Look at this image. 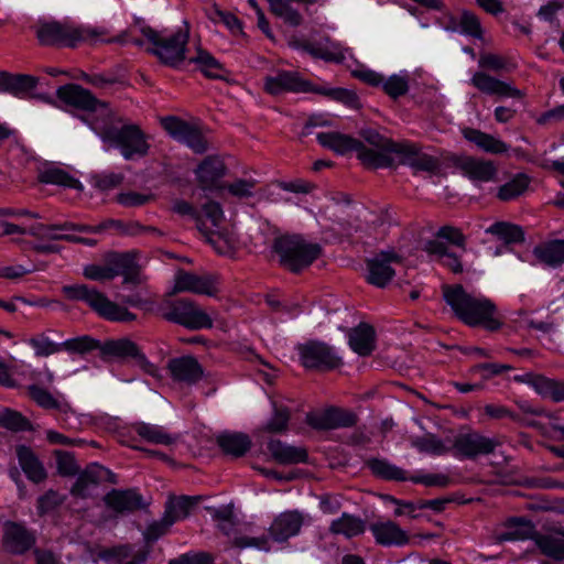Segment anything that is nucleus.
Here are the masks:
<instances>
[{
	"mask_svg": "<svg viewBox=\"0 0 564 564\" xmlns=\"http://www.w3.org/2000/svg\"><path fill=\"white\" fill-rule=\"evenodd\" d=\"M91 130L104 143L118 149L126 160L143 158L149 152L150 144L142 129L135 123L128 122L112 109L109 116L91 122Z\"/></svg>",
	"mask_w": 564,
	"mask_h": 564,
	"instance_id": "f257e3e1",
	"label": "nucleus"
},
{
	"mask_svg": "<svg viewBox=\"0 0 564 564\" xmlns=\"http://www.w3.org/2000/svg\"><path fill=\"white\" fill-rule=\"evenodd\" d=\"M443 299L455 316L468 326L494 329V304L490 300L468 293L460 284H444Z\"/></svg>",
	"mask_w": 564,
	"mask_h": 564,
	"instance_id": "f03ea898",
	"label": "nucleus"
},
{
	"mask_svg": "<svg viewBox=\"0 0 564 564\" xmlns=\"http://www.w3.org/2000/svg\"><path fill=\"white\" fill-rule=\"evenodd\" d=\"M272 252L278 257L279 264L292 273H300L308 268L322 253L317 242L306 240L296 234L278 236L272 242Z\"/></svg>",
	"mask_w": 564,
	"mask_h": 564,
	"instance_id": "7ed1b4c3",
	"label": "nucleus"
},
{
	"mask_svg": "<svg viewBox=\"0 0 564 564\" xmlns=\"http://www.w3.org/2000/svg\"><path fill=\"white\" fill-rule=\"evenodd\" d=\"M107 30L99 26H73L58 21L41 23L36 29L37 40L42 45L75 47L79 42H110L105 36Z\"/></svg>",
	"mask_w": 564,
	"mask_h": 564,
	"instance_id": "20e7f679",
	"label": "nucleus"
},
{
	"mask_svg": "<svg viewBox=\"0 0 564 564\" xmlns=\"http://www.w3.org/2000/svg\"><path fill=\"white\" fill-rule=\"evenodd\" d=\"M61 291L66 300L84 302L98 316L107 321L127 323L135 319V314L110 301L104 293L87 284H67L63 285Z\"/></svg>",
	"mask_w": 564,
	"mask_h": 564,
	"instance_id": "39448f33",
	"label": "nucleus"
},
{
	"mask_svg": "<svg viewBox=\"0 0 564 564\" xmlns=\"http://www.w3.org/2000/svg\"><path fill=\"white\" fill-rule=\"evenodd\" d=\"M141 33L152 45L150 52L164 65L178 68L181 64L187 61V30L178 29L175 32L166 33L156 31L149 25H144L141 28Z\"/></svg>",
	"mask_w": 564,
	"mask_h": 564,
	"instance_id": "423d86ee",
	"label": "nucleus"
},
{
	"mask_svg": "<svg viewBox=\"0 0 564 564\" xmlns=\"http://www.w3.org/2000/svg\"><path fill=\"white\" fill-rule=\"evenodd\" d=\"M56 97L64 105L82 111L80 119L91 128V122L109 116L108 102L99 100L90 90L78 84H66L56 89Z\"/></svg>",
	"mask_w": 564,
	"mask_h": 564,
	"instance_id": "0eeeda50",
	"label": "nucleus"
},
{
	"mask_svg": "<svg viewBox=\"0 0 564 564\" xmlns=\"http://www.w3.org/2000/svg\"><path fill=\"white\" fill-rule=\"evenodd\" d=\"M295 350L300 364L305 369L333 370L343 365V359L336 349L321 340H307L297 344Z\"/></svg>",
	"mask_w": 564,
	"mask_h": 564,
	"instance_id": "6e6552de",
	"label": "nucleus"
},
{
	"mask_svg": "<svg viewBox=\"0 0 564 564\" xmlns=\"http://www.w3.org/2000/svg\"><path fill=\"white\" fill-rule=\"evenodd\" d=\"M164 319L182 325L188 329L210 328L213 321L209 315L188 300H175L166 302L162 312Z\"/></svg>",
	"mask_w": 564,
	"mask_h": 564,
	"instance_id": "1a4fd4ad",
	"label": "nucleus"
},
{
	"mask_svg": "<svg viewBox=\"0 0 564 564\" xmlns=\"http://www.w3.org/2000/svg\"><path fill=\"white\" fill-rule=\"evenodd\" d=\"M163 129L176 141L186 144L197 154L207 151L208 144L200 129L178 117L167 116L161 119Z\"/></svg>",
	"mask_w": 564,
	"mask_h": 564,
	"instance_id": "9d476101",
	"label": "nucleus"
},
{
	"mask_svg": "<svg viewBox=\"0 0 564 564\" xmlns=\"http://www.w3.org/2000/svg\"><path fill=\"white\" fill-rule=\"evenodd\" d=\"M263 89L269 95L279 96L285 93H314L315 85L297 72L280 69L264 78Z\"/></svg>",
	"mask_w": 564,
	"mask_h": 564,
	"instance_id": "9b49d317",
	"label": "nucleus"
},
{
	"mask_svg": "<svg viewBox=\"0 0 564 564\" xmlns=\"http://www.w3.org/2000/svg\"><path fill=\"white\" fill-rule=\"evenodd\" d=\"M392 153L400 156V163L410 166L414 173H435L440 169V161L421 151V148L410 141H402L392 149Z\"/></svg>",
	"mask_w": 564,
	"mask_h": 564,
	"instance_id": "f8f14e48",
	"label": "nucleus"
},
{
	"mask_svg": "<svg viewBox=\"0 0 564 564\" xmlns=\"http://www.w3.org/2000/svg\"><path fill=\"white\" fill-rule=\"evenodd\" d=\"M357 421L358 416L352 411L335 406L322 412L308 413L306 416L307 424L318 431L351 427L356 425Z\"/></svg>",
	"mask_w": 564,
	"mask_h": 564,
	"instance_id": "ddd939ff",
	"label": "nucleus"
},
{
	"mask_svg": "<svg viewBox=\"0 0 564 564\" xmlns=\"http://www.w3.org/2000/svg\"><path fill=\"white\" fill-rule=\"evenodd\" d=\"M454 455L462 458H476L494 452V440L479 432L458 434L453 443Z\"/></svg>",
	"mask_w": 564,
	"mask_h": 564,
	"instance_id": "4468645a",
	"label": "nucleus"
},
{
	"mask_svg": "<svg viewBox=\"0 0 564 564\" xmlns=\"http://www.w3.org/2000/svg\"><path fill=\"white\" fill-rule=\"evenodd\" d=\"M36 538L25 525L7 521L3 524V547L11 554L22 555L33 547Z\"/></svg>",
	"mask_w": 564,
	"mask_h": 564,
	"instance_id": "2eb2a0df",
	"label": "nucleus"
},
{
	"mask_svg": "<svg viewBox=\"0 0 564 564\" xmlns=\"http://www.w3.org/2000/svg\"><path fill=\"white\" fill-rule=\"evenodd\" d=\"M180 292L212 296L217 292V281L212 275H198L181 270L175 274L173 286V293Z\"/></svg>",
	"mask_w": 564,
	"mask_h": 564,
	"instance_id": "dca6fc26",
	"label": "nucleus"
},
{
	"mask_svg": "<svg viewBox=\"0 0 564 564\" xmlns=\"http://www.w3.org/2000/svg\"><path fill=\"white\" fill-rule=\"evenodd\" d=\"M398 260V256L393 251H382L366 261L367 281L377 286L384 288L392 280L395 272L390 263Z\"/></svg>",
	"mask_w": 564,
	"mask_h": 564,
	"instance_id": "f3484780",
	"label": "nucleus"
},
{
	"mask_svg": "<svg viewBox=\"0 0 564 564\" xmlns=\"http://www.w3.org/2000/svg\"><path fill=\"white\" fill-rule=\"evenodd\" d=\"M303 523L304 519L301 512L284 511L273 519L269 528L270 538L278 543L286 542L300 533Z\"/></svg>",
	"mask_w": 564,
	"mask_h": 564,
	"instance_id": "a211bd4d",
	"label": "nucleus"
},
{
	"mask_svg": "<svg viewBox=\"0 0 564 564\" xmlns=\"http://www.w3.org/2000/svg\"><path fill=\"white\" fill-rule=\"evenodd\" d=\"M140 252L132 250L127 252H110L107 254L110 269L116 272V276L122 275L124 283H140Z\"/></svg>",
	"mask_w": 564,
	"mask_h": 564,
	"instance_id": "6ab92c4d",
	"label": "nucleus"
},
{
	"mask_svg": "<svg viewBox=\"0 0 564 564\" xmlns=\"http://www.w3.org/2000/svg\"><path fill=\"white\" fill-rule=\"evenodd\" d=\"M167 369L172 379L176 382L193 386L204 376V370L196 358L182 356L172 358L167 362Z\"/></svg>",
	"mask_w": 564,
	"mask_h": 564,
	"instance_id": "aec40b11",
	"label": "nucleus"
},
{
	"mask_svg": "<svg viewBox=\"0 0 564 564\" xmlns=\"http://www.w3.org/2000/svg\"><path fill=\"white\" fill-rule=\"evenodd\" d=\"M106 506L117 513H130L144 507L137 489H112L104 498Z\"/></svg>",
	"mask_w": 564,
	"mask_h": 564,
	"instance_id": "412c9836",
	"label": "nucleus"
},
{
	"mask_svg": "<svg viewBox=\"0 0 564 564\" xmlns=\"http://www.w3.org/2000/svg\"><path fill=\"white\" fill-rule=\"evenodd\" d=\"M454 166L474 182H489L494 177V164L490 161L468 155H457L452 160Z\"/></svg>",
	"mask_w": 564,
	"mask_h": 564,
	"instance_id": "4be33fe9",
	"label": "nucleus"
},
{
	"mask_svg": "<svg viewBox=\"0 0 564 564\" xmlns=\"http://www.w3.org/2000/svg\"><path fill=\"white\" fill-rule=\"evenodd\" d=\"M226 172L227 167L218 155L206 156L195 170L199 186L204 191L214 189L218 181L226 175Z\"/></svg>",
	"mask_w": 564,
	"mask_h": 564,
	"instance_id": "5701e85b",
	"label": "nucleus"
},
{
	"mask_svg": "<svg viewBox=\"0 0 564 564\" xmlns=\"http://www.w3.org/2000/svg\"><path fill=\"white\" fill-rule=\"evenodd\" d=\"M138 345L129 338L110 339L100 344V358L107 362H126L134 360L138 351Z\"/></svg>",
	"mask_w": 564,
	"mask_h": 564,
	"instance_id": "b1692460",
	"label": "nucleus"
},
{
	"mask_svg": "<svg viewBox=\"0 0 564 564\" xmlns=\"http://www.w3.org/2000/svg\"><path fill=\"white\" fill-rule=\"evenodd\" d=\"M189 64H195L196 68L209 79H226L229 72L207 50L200 46L196 47L195 54L187 58Z\"/></svg>",
	"mask_w": 564,
	"mask_h": 564,
	"instance_id": "393cba45",
	"label": "nucleus"
},
{
	"mask_svg": "<svg viewBox=\"0 0 564 564\" xmlns=\"http://www.w3.org/2000/svg\"><path fill=\"white\" fill-rule=\"evenodd\" d=\"M348 344L352 351L366 357L376 349V330L367 323H360L348 333Z\"/></svg>",
	"mask_w": 564,
	"mask_h": 564,
	"instance_id": "a878e982",
	"label": "nucleus"
},
{
	"mask_svg": "<svg viewBox=\"0 0 564 564\" xmlns=\"http://www.w3.org/2000/svg\"><path fill=\"white\" fill-rule=\"evenodd\" d=\"M522 535L521 538H528L533 535L536 546L541 550L543 554L554 560H563L564 558V539L557 538L547 534L535 533L533 530V525L530 521H525L522 524Z\"/></svg>",
	"mask_w": 564,
	"mask_h": 564,
	"instance_id": "bb28decb",
	"label": "nucleus"
},
{
	"mask_svg": "<svg viewBox=\"0 0 564 564\" xmlns=\"http://www.w3.org/2000/svg\"><path fill=\"white\" fill-rule=\"evenodd\" d=\"M366 529V520L348 512H343L340 517L332 520L328 527L329 533L341 535L348 540L362 535Z\"/></svg>",
	"mask_w": 564,
	"mask_h": 564,
	"instance_id": "cd10ccee",
	"label": "nucleus"
},
{
	"mask_svg": "<svg viewBox=\"0 0 564 564\" xmlns=\"http://www.w3.org/2000/svg\"><path fill=\"white\" fill-rule=\"evenodd\" d=\"M17 457L21 469L30 481L41 484L47 478L43 463L30 447L25 445L18 446Z\"/></svg>",
	"mask_w": 564,
	"mask_h": 564,
	"instance_id": "c85d7f7f",
	"label": "nucleus"
},
{
	"mask_svg": "<svg viewBox=\"0 0 564 564\" xmlns=\"http://www.w3.org/2000/svg\"><path fill=\"white\" fill-rule=\"evenodd\" d=\"M370 531L376 542L383 546H402L409 542L406 532L392 521L372 523Z\"/></svg>",
	"mask_w": 564,
	"mask_h": 564,
	"instance_id": "c756f323",
	"label": "nucleus"
},
{
	"mask_svg": "<svg viewBox=\"0 0 564 564\" xmlns=\"http://www.w3.org/2000/svg\"><path fill=\"white\" fill-rule=\"evenodd\" d=\"M316 140L323 148L338 155L355 152L360 147V140L336 131L319 132L316 134Z\"/></svg>",
	"mask_w": 564,
	"mask_h": 564,
	"instance_id": "7c9ffc66",
	"label": "nucleus"
},
{
	"mask_svg": "<svg viewBox=\"0 0 564 564\" xmlns=\"http://www.w3.org/2000/svg\"><path fill=\"white\" fill-rule=\"evenodd\" d=\"M528 382L540 395L554 402L564 401V381L547 378L543 375L527 373Z\"/></svg>",
	"mask_w": 564,
	"mask_h": 564,
	"instance_id": "2f4dec72",
	"label": "nucleus"
},
{
	"mask_svg": "<svg viewBox=\"0 0 564 564\" xmlns=\"http://www.w3.org/2000/svg\"><path fill=\"white\" fill-rule=\"evenodd\" d=\"M524 239L525 232L520 225L496 221V241L501 242V246L496 247V256L512 250L513 246L522 243Z\"/></svg>",
	"mask_w": 564,
	"mask_h": 564,
	"instance_id": "473e14b6",
	"label": "nucleus"
},
{
	"mask_svg": "<svg viewBox=\"0 0 564 564\" xmlns=\"http://www.w3.org/2000/svg\"><path fill=\"white\" fill-rule=\"evenodd\" d=\"M267 447L272 458L279 464L305 463L308 457L305 448L288 445L280 440H271Z\"/></svg>",
	"mask_w": 564,
	"mask_h": 564,
	"instance_id": "72a5a7b5",
	"label": "nucleus"
},
{
	"mask_svg": "<svg viewBox=\"0 0 564 564\" xmlns=\"http://www.w3.org/2000/svg\"><path fill=\"white\" fill-rule=\"evenodd\" d=\"M366 466L377 478L388 481L408 480V471L386 458H369L366 460Z\"/></svg>",
	"mask_w": 564,
	"mask_h": 564,
	"instance_id": "f704fd0d",
	"label": "nucleus"
},
{
	"mask_svg": "<svg viewBox=\"0 0 564 564\" xmlns=\"http://www.w3.org/2000/svg\"><path fill=\"white\" fill-rule=\"evenodd\" d=\"M217 444L225 454L241 457L250 449L252 443L245 433L226 432L217 436Z\"/></svg>",
	"mask_w": 564,
	"mask_h": 564,
	"instance_id": "c9c22d12",
	"label": "nucleus"
},
{
	"mask_svg": "<svg viewBox=\"0 0 564 564\" xmlns=\"http://www.w3.org/2000/svg\"><path fill=\"white\" fill-rule=\"evenodd\" d=\"M26 390L31 400L44 410H56L59 414H67L72 410L66 401L56 399L48 390L37 384H30Z\"/></svg>",
	"mask_w": 564,
	"mask_h": 564,
	"instance_id": "e433bc0d",
	"label": "nucleus"
},
{
	"mask_svg": "<svg viewBox=\"0 0 564 564\" xmlns=\"http://www.w3.org/2000/svg\"><path fill=\"white\" fill-rule=\"evenodd\" d=\"M535 258L552 268L564 263V239H554L534 247Z\"/></svg>",
	"mask_w": 564,
	"mask_h": 564,
	"instance_id": "4c0bfd02",
	"label": "nucleus"
},
{
	"mask_svg": "<svg viewBox=\"0 0 564 564\" xmlns=\"http://www.w3.org/2000/svg\"><path fill=\"white\" fill-rule=\"evenodd\" d=\"M531 181L528 174L517 173L508 182L498 187L496 197L502 202L514 200L529 189Z\"/></svg>",
	"mask_w": 564,
	"mask_h": 564,
	"instance_id": "58836bf2",
	"label": "nucleus"
},
{
	"mask_svg": "<svg viewBox=\"0 0 564 564\" xmlns=\"http://www.w3.org/2000/svg\"><path fill=\"white\" fill-rule=\"evenodd\" d=\"M39 182L42 184L57 185L77 191L84 189V186L78 178L59 167H47L40 172Z\"/></svg>",
	"mask_w": 564,
	"mask_h": 564,
	"instance_id": "ea45409f",
	"label": "nucleus"
},
{
	"mask_svg": "<svg viewBox=\"0 0 564 564\" xmlns=\"http://www.w3.org/2000/svg\"><path fill=\"white\" fill-rule=\"evenodd\" d=\"M270 6V11L283 19L286 23L297 26L302 22L300 12L291 7L292 2L296 3H314L316 0H267Z\"/></svg>",
	"mask_w": 564,
	"mask_h": 564,
	"instance_id": "a19ab883",
	"label": "nucleus"
},
{
	"mask_svg": "<svg viewBox=\"0 0 564 564\" xmlns=\"http://www.w3.org/2000/svg\"><path fill=\"white\" fill-rule=\"evenodd\" d=\"M133 430L142 440L149 443L170 445L175 441V437L160 425L140 422L133 425Z\"/></svg>",
	"mask_w": 564,
	"mask_h": 564,
	"instance_id": "79ce46f5",
	"label": "nucleus"
},
{
	"mask_svg": "<svg viewBox=\"0 0 564 564\" xmlns=\"http://www.w3.org/2000/svg\"><path fill=\"white\" fill-rule=\"evenodd\" d=\"M101 471V467L93 466L78 474L70 494L75 497L86 498L89 495V489L99 482Z\"/></svg>",
	"mask_w": 564,
	"mask_h": 564,
	"instance_id": "37998d69",
	"label": "nucleus"
},
{
	"mask_svg": "<svg viewBox=\"0 0 564 564\" xmlns=\"http://www.w3.org/2000/svg\"><path fill=\"white\" fill-rule=\"evenodd\" d=\"M305 51L313 57L324 59L326 62L341 63L346 58V50L335 42H329L327 45L322 46L317 44H307L304 46Z\"/></svg>",
	"mask_w": 564,
	"mask_h": 564,
	"instance_id": "c03bdc74",
	"label": "nucleus"
},
{
	"mask_svg": "<svg viewBox=\"0 0 564 564\" xmlns=\"http://www.w3.org/2000/svg\"><path fill=\"white\" fill-rule=\"evenodd\" d=\"M202 216V220L206 224L209 229L207 232H202L208 241H213V236L216 234L223 218L224 212L219 203L210 200L203 205L202 210H198Z\"/></svg>",
	"mask_w": 564,
	"mask_h": 564,
	"instance_id": "a18cd8bd",
	"label": "nucleus"
},
{
	"mask_svg": "<svg viewBox=\"0 0 564 564\" xmlns=\"http://www.w3.org/2000/svg\"><path fill=\"white\" fill-rule=\"evenodd\" d=\"M496 21L501 25L502 31L510 36H529L532 33L530 23L522 19L519 11L506 14L505 17L496 19Z\"/></svg>",
	"mask_w": 564,
	"mask_h": 564,
	"instance_id": "49530a36",
	"label": "nucleus"
},
{
	"mask_svg": "<svg viewBox=\"0 0 564 564\" xmlns=\"http://www.w3.org/2000/svg\"><path fill=\"white\" fill-rule=\"evenodd\" d=\"M194 506L189 497H178L166 503L164 518L167 524H174L176 521L185 519L189 514L191 508Z\"/></svg>",
	"mask_w": 564,
	"mask_h": 564,
	"instance_id": "de8ad7c7",
	"label": "nucleus"
},
{
	"mask_svg": "<svg viewBox=\"0 0 564 564\" xmlns=\"http://www.w3.org/2000/svg\"><path fill=\"white\" fill-rule=\"evenodd\" d=\"M39 84V79L35 76L26 74H11L8 77L7 91L17 97H24L31 90H33Z\"/></svg>",
	"mask_w": 564,
	"mask_h": 564,
	"instance_id": "09e8293b",
	"label": "nucleus"
},
{
	"mask_svg": "<svg viewBox=\"0 0 564 564\" xmlns=\"http://www.w3.org/2000/svg\"><path fill=\"white\" fill-rule=\"evenodd\" d=\"M355 152L361 163L367 167L379 169L390 167L392 165V159L388 154L368 149L361 141L359 149H356Z\"/></svg>",
	"mask_w": 564,
	"mask_h": 564,
	"instance_id": "8fccbe9b",
	"label": "nucleus"
},
{
	"mask_svg": "<svg viewBox=\"0 0 564 564\" xmlns=\"http://www.w3.org/2000/svg\"><path fill=\"white\" fill-rule=\"evenodd\" d=\"M412 445L421 453H426L431 455H445L448 453V448L445 446L443 441L435 435L427 434L422 437H416Z\"/></svg>",
	"mask_w": 564,
	"mask_h": 564,
	"instance_id": "3c124183",
	"label": "nucleus"
},
{
	"mask_svg": "<svg viewBox=\"0 0 564 564\" xmlns=\"http://www.w3.org/2000/svg\"><path fill=\"white\" fill-rule=\"evenodd\" d=\"M460 29L459 33L466 36H470L477 40L484 39V30L481 28L480 21L476 14L470 11H463L459 14L458 21Z\"/></svg>",
	"mask_w": 564,
	"mask_h": 564,
	"instance_id": "603ef678",
	"label": "nucleus"
},
{
	"mask_svg": "<svg viewBox=\"0 0 564 564\" xmlns=\"http://www.w3.org/2000/svg\"><path fill=\"white\" fill-rule=\"evenodd\" d=\"M314 94L329 97L333 100L340 101L349 107H357L359 104L357 95L346 88H327L323 86H315Z\"/></svg>",
	"mask_w": 564,
	"mask_h": 564,
	"instance_id": "864d4df0",
	"label": "nucleus"
},
{
	"mask_svg": "<svg viewBox=\"0 0 564 564\" xmlns=\"http://www.w3.org/2000/svg\"><path fill=\"white\" fill-rule=\"evenodd\" d=\"M65 501V496L58 491L48 489L42 496L37 498L36 511L40 517H43L50 512H53L61 507Z\"/></svg>",
	"mask_w": 564,
	"mask_h": 564,
	"instance_id": "5fc2aeb1",
	"label": "nucleus"
},
{
	"mask_svg": "<svg viewBox=\"0 0 564 564\" xmlns=\"http://www.w3.org/2000/svg\"><path fill=\"white\" fill-rule=\"evenodd\" d=\"M270 535L261 536L236 535L231 540V545L237 549L254 547L260 551L269 552L271 550Z\"/></svg>",
	"mask_w": 564,
	"mask_h": 564,
	"instance_id": "6e6d98bb",
	"label": "nucleus"
},
{
	"mask_svg": "<svg viewBox=\"0 0 564 564\" xmlns=\"http://www.w3.org/2000/svg\"><path fill=\"white\" fill-rule=\"evenodd\" d=\"M29 345L34 349L37 357H48L62 351V344L52 341L44 334L33 336L29 339Z\"/></svg>",
	"mask_w": 564,
	"mask_h": 564,
	"instance_id": "4d7b16f0",
	"label": "nucleus"
},
{
	"mask_svg": "<svg viewBox=\"0 0 564 564\" xmlns=\"http://www.w3.org/2000/svg\"><path fill=\"white\" fill-rule=\"evenodd\" d=\"M83 275L91 281H109L116 278V272L110 269L108 258L105 264H87L83 268Z\"/></svg>",
	"mask_w": 564,
	"mask_h": 564,
	"instance_id": "13d9d810",
	"label": "nucleus"
},
{
	"mask_svg": "<svg viewBox=\"0 0 564 564\" xmlns=\"http://www.w3.org/2000/svg\"><path fill=\"white\" fill-rule=\"evenodd\" d=\"M0 425L14 431H26L30 427V422L21 413L12 410H4L0 413Z\"/></svg>",
	"mask_w": 564,
	"mask_h": 564,
	"instance_id": "bf43d9fd",
	"label": "nucleus"
},
{
	"mask_svg": "<svg viewBox=\"0 0 564 564\" xmlns=\"http://www.w3.org/2000/svg\"><path fill=\"white\" fill-rule=\"evenodd\" d=\"M100 343L89 336H82L77 338L67 339L62 343V350L65 349L69 352L84 354L94 349H99Z\"/></svg>",
	"mask_w": 564,
	"mask_h": 564,
	"instance_id": "052dcab7",
	"label": "nucleus"
},
{
	"mask_svg": "<svg viewBox=\"0 0 564 564\" xmlns=\"http://www.w3.org/2000/svg\"><path fill=\"white\" fill-rule=\"evenodd\" d=\"M408 480L414 484H421L426 487L445 488L449 485V477L445 474H431L420 471L413 476L408 475Z\"/></svg>",
	"mask_w": 564,
	"mask_h": 564,
	"instance_id": "680f3d73",
	"label": "nucleus"
},
{
	"mask_svg": "<svg viewBox=\"0 0 564 564\" xmlns=\"http://www.w3.org/2000/svg\"><path fill=\"white\" fill-rule=\"evenodd\" d=\"M510 98L514 101L522 102L524 93L518 89L512 83L503 82L496 77V104L503 99Z\"/></svg>",
	"mask_w": 564,
	"mask_h": 564,
	"instance_id": "e2e57ef3",
	"label": "nucleus"
},
{
	"mask_svg": "<svg viewBox=\"0 0 564 564\" xmlns=\"http://www.w3.org/2000/svg\"><path fill=\"white\" fill-rule=\"evenodd\" d=\"M381 85L384 93L393 99L405 95L409 90V83L406 77L400 75H392L388 79H383Z\"/></svg>",
	"mask_w": 564,
	"mask_h": 564,
	"instance_id": "0e129e2a",
	"label": "nucleus"
},
{
	"mask_svg": "<svg viewBox=\"0 0 564 564\" xmlns=\"http://www.w3.org/2000/svg\"><path fill=\"white\" fill-rule=\"evenodd\" d=\"M57 471L62 476H75L79 471V466L73 454L64 451H55Z\"/></svg>",
	"mask_w": 564,
	"mask_h": 564,
	"instance_id": "69168bd1",
	"label": "nucleus"
},
{
	"mask_svg": "<svg viewBox=\"0 0 564 564\" xmlns=\"http://www.w3.org/2000/svg\"><path fill=\"white\" fill-rule=\"evenodd\" d=\"M463 135L466 140L471 143H475L479 149L486 152H494V137L487 133H484L477 129L465 128L463 130Z\"/></svg>",
	"mask_w": 564,
	"mask_h": 564,
	"instance_id": "338daca9",
	"label": "nucleus"
},
{
	"mask_svg": "<svg viewBox=\"0 0 564 564\" xmlns=\"http://www.w3.org/2000/svg\"><path fill=\"white\" fill-rule=\"evenodd\" d=\"M63 224L56 225H43L39 224L31 229V235L34 236L37 240H47V241H58L59 237L63 236L59 231H67L66 229H62Z\"/></svg>",
	"mask_w": 564,
	"mask_h": 564,
	"instance_id": "774afa93",
	"label": "nucleus"
}]
</instances>
